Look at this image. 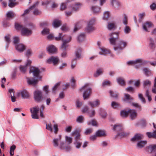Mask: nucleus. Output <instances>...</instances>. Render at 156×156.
<instances>
[{"label":"nucleus","mask_w":156,"mask_h":156,"mask_svg":"<svg viewBox=\"0 0 156 156\" xmlns=\"http://www.w3.org/2000/svg\"><path fill=\"white\" fill-rule=\"evenodd\" d=\"M88 105L92 107L98 106L100 104V101L98 99H96L93 101H89Z\"/></svg>","instance_id":"20"},{"label":"nucleus","mask_w":156,"mask_h":156,"mask_svg":"<svg viewBox=\"0 0 156 156\" xmlns=\"http://www.w3.org/2000/svg\"><path fill=\"white\" fill-rule=\"evenodd\" d=\"M44 108V106L43 105H41L40 108L39 109L40 116L42 118H44V117L43 113V111Z\"/></svg>","instance_id":"49"},{"label":"nucleus","mask_w":156,"mask_h":156,"mask_svg":"<svg viewBox=\"0 0 156 156\" xmlns=\"http://www.w3.org/2000/svg\"><path fill=\"white\" fill-rule=\"evenodd\" d=\"M32 50L31 49H28L26 51L25 55L28 57H29L32 55Z\"/></svg>","instance_id":"51"},{"label":"nucleus","mask_w":156,"mask_h":156,"mask_svg":"<svg viewBox=\"0 0 156 156\" xmlns=\"http://www.w3.org/2000/svg\"><path fill=\"white\" fill-rule=\"evenodd\" d=\"M146 150L150 153H155L156 152V144H152L146 147Z\"/></svg>","instance_id":"16"},{"label":"nucleus","mask_w":156,"mask_h":156,"mask_svg":"<svg viewBox=\"0 0 156 156\" xmlns=\"http://www.w3.org/2000/svg\"><path fill=\"white\" fill-rule=\"evenodd\" d=\"M153 23L149 21H147L142 24V27L144 31L148 32L149 31L150 29L153 27Z\"/></svg>","instance_id":"15"},{"label":"nucleus","mask_w":156,"mask_h":156,"mask_svg":"<svg viewBox=\"0 0 156 156\" xmlns=\"http://www.w3.org/2000/svg\"><path fill=\"white\" fill-rule=\"evenodd\" d=\"M65 140L68 143V144L69 145L72 142V138L68 137L67 136H65Z\"/></svg>","instance_id":"60"},{"label":"nucleus","mask_w":156,"mask_h":156,"mask_svg":"<svg viewBox=\"0 0 156 156\" xmlns=\"http://www.w3.org/2000/svg\"><path fill=\"white\" fill-rule=\"evenodd\" d=\"M119 33L118 32H113L109 34L111 38L109 39L110 44L114 45L113 49L115 53L119 54L127 46V42L123 40H120L116 42V40L118 38Z\"/></svg>","instance_id":"1"},{"label":"nucleus","mask_w":156,"mask_h":156,"mask_svg":"<svg viewBox=\"0 0 156 156\" xmlns=\"http://www.w3.org/2000/svg\"><path fill=\"white\" fill-rule=\"evenodd\" d=\"M123 31L125 34H129L131 31L130 28L129 27L126 25L124 28Z\"/></svg>","instance_id":"44"},{"label":"nucleus","mask_w":156,"mask_h":156,"mask_svg":"<svg viewBox=\"0 0 156 156\" xmlns=\"http://www.w3.org/2000/svg\"><path fill=\"white\" fill-rule=\"evenodd\" d=\"M62 24L60 20L58 19L55 20L52 23V26L54 28H57L60 26Z\"/></svg>","instance_id":"29"},{"label":"nucleus","mask_w":156,"mask_h":156,"mask_svg":"<svg viewBox=\"0 0 156 156\" xmlns=\"http://www.w3.org/2000/svg\"><path fill=\"white\" fill-rule=\"evenodd\" d=\"M67 8L66 3H62L60 5V9L61 11L65 10Z\"/></svg>","instance_id":"48"},{"label":"nucleus","mask_w":156,"mask_h":156,"mask_svg":"<svg viewBox=\"0 0 156 156\" xmlns=\"http://www.w3.org/2000/svg\"><path fill=\"white\" fill-rule=\"evenodd\" d=\"M110 16V12H109L107 11L104 12L103 19L104 20H107Z\"/></svg>","instance_id":"43"},{"label":"nucleus","mask_w":156,"mask_h":156,"mask_svg":"<svg viewBox=\"0 0 156 156\" xmlns=\"http://www.w3.org/2000/svg\"><path fill=\"white\" fill-rule=\"evenodd\" d=\"M82 112L83 113H88L89 108L87 106H85L83 107L82 110Z\"/></svg>","instance_id":"62"},{"label":"nucleus","mask_w":156,"mask_h":156,"mask_svg":"<svg viewBox=\"0 0 156 156\" xmlns=\"http://www.w3.org/2000/svg\"><path fill=\"white\" fill-rule=\"evenodd\" d=\"M16 96L18 97L21 96L23 99L29 98V95L26 90H24L18 91L16 93Z\"/></svg>","instance_id":"14"},{"label":"nucleus","mask_w":156,"mask_h":156,"mask_svg":"<svg viewBox=\"0 0 156 156\" xmlns=\"http://www.w3.org/2000/svg\"><path fill=\"white\" fill-rule=\"evenodd\" d=\"M111 4L114 7L116 8L121 6V3L118 0H111Z\"/></svg>","instance_id":"23"},{"label":"nucleus","mask_w":156,"mask_h":156,"mask_svg":"<svg viewBox=\"0 0 156 156\" xmlns=\"http://www.w3.org/2000/svg\"><path fill=\"white\" fill-rule=\"evenodd\" d=\"M82 52V49L81 48H78L76 49L75 52V59H80L83 57Z\"/></svg>","instance_id":"17"},{"label":"nucleus","mask_w":156,"mask_h":156,"mask_svg":"<svg viewBox=\"0 0 156 156\" xmlns=\"http://www.w3.org/2000/svg\"><path fill=\"white\" fill-rule=\"evenodd\" d=\"M10 93L11 101L12 102H15L16 101V98L14 96V91L13 89H10L9 90Z\"/></svg>","instance_id":"36"},{"label":"nucleus","mask_w":156,"mask_h":156,"mask_svg":"<svg viewBox=\"0 0 156 156\" xmlns=\"http://www.w3.org/2000/svg\"><path fill=\"white\" fill-rule=\"evenodd\" d=\"M16 0H9V6L10 7H12L17 5V3L15 2Z\"/></svg>","instance_id":"46"},{"label":"nucleus","mask_w":156,"mask_h":156,"mask_svg":"<svg viewBox=\"0 0 156 156\" xmlns=\"http://www.w3.org/2000/svg\"><path fill=\"white\" fill-rule=\"evenodd\" d=\"M16 148V146L13 144L10 147V154L11 156H12L14 155V150Z\"/></svg>","instance_id":"50"},{"label":"nucleus","mask_w":156,"mask_h":156,"mask_svg":"<svg viewBox=\"0 0 156 156\" xmlns=\"http://www.w3.org/2000/svg\"><path fill=\"white\" fill-rule=\"evenodd\" d=\"M143 137V135L140 134H136L131 139V141L135 142L138 141L142 139Z\"/></svg>","instance_id":"24"},{"label":"nucleus","mask_w":156,"mask_h":156,"mask_svg":"<svg viewBox=\"0 0 156 156\" xmlns=\"http://www.w3.org/2000/svg\"><path fill=\"white\" fill-rule=\"evenodd\" d=\"M145 96L148 98V100L149 101H151L152 98L151 96L149 94V92L148 90H147L146 91Z\"/></svg>","instance_id":"61"},{"label":"nucleus","mask_w":156,"mask_h":156,"mask_svg":"<svg viewBox=\"0 0 156 156\" xmlns=\"http://www.w3.org/2000/svg\"><path fill=\"white\" fill-rule=\"evenodd\" d=\"M152 91L153 93L156 94V77H155L154 85L152 88Z\"/></svg>","instance_id":"58"},{"label":"nucleus","mask_w":156,"mask_h":156,"mask_svg":"<svg viewBox=\"0 0 156 156\" xmlns=\"http://www.w3.org/2000/svg\"><path fill=\"white\" fill-rule=\"evenodd\" d=\"M59 59L57 56H51L46 61V62L48 64L52 63L54 65L58 64Z\"/></svg>","instance_id":"12"},{"label":"nucleus","mask_w":156,"mask_h":156,"mask_svg":"<svg viewBox=\"0 0 156 156\" xmlns=\"http://www.w3.org/2000/svg\"><path fill=\"white\" fill-rule=\"evenodd\" d=\"M83 22H79L76 23L75 25L74 31H76L79 29L82 28L83 26Z\"/></svg>","instance_id":"31"},{"label":"nucleus","mask_w":156,"mask_h":156,"mask_svg":"<svg viewBox=\"0 0 156 156\" xmlns=\"http://www.w3.org/2000/svg\"><path fill=\"white\" fill-rule=\"evenodd\" d=\"M129 115L131 119H135L137 116V112L134 110L129 109L128 110V114Z\"/></svg>","instance_id":"18"},{"label":"nucleus","mask_w":156,"mask_h":156,"mask_svg":"<svg viewBox=\"0 0 156 156\" xmlns=\"http://www.w3.org/2000/svg\"><path fill=\"white\" fill-rule=\"evenodd\" d=\"M120 115L123 118H125L128 116V110L126 111L125 110H122L120 112Z\"/></svg>","instance_id":"40"},{"label":"nucleus","mask_w":156,"mask_h":156,"mask_svg":"<svg viewBox=\"0 0 156 156\" xmlns=\"http://www.w3.org/2000/svg\"><path fill=\"white\" fill-rule=\"evenodd\" d=\"M151 81L148 80H146L143 81V84L144 88L146 87H149L151 86Z\"/></svg>","instance_id":"38"},{"label":"nucleus","mask_w":156,"mask_h":156,"mask_svg":"<svg viewBox=\"0 0 156 156\" xmlns=\"http://www.w3.org/2000/svg\"><path fill=\"white\" fill-rule=\"evenodd\" d=\"M82 6V4L80 3H75L72 7H70L73 11H76L79 10Z\"/></svg>","instance_id":"26"},{"label":"nucleus","mask_w":156,"mask_h":156,"mask_svg":"<svg viewBox=\"0 0 156 156\" xmlns=\"http://www.w3.org/2000/svg\"><path fill=\"white\" fill-rule=\"evenodd\" d=\"M145 16L146 13L145 12L141 13L139 14V21L140 22H141L143 18Z\"/></svg>","instance_id":"54"},{"label":"nucleus","mask_w":156,"mask_h":156,"mask_svg":"<svg viewBox=\"0 0 156 156\" xmlns=\"http://www.w3.org/2000/svg\"><path fill=\"white\" fill-rule=\"evenodd\" d=\"M86 35L84 33L80 34L77 37V41L79 42H81L84 41L86 39Z\"/></svg>","instance_id":"35"},{"label":"nucleus","mask_w":156,"mask_h":156,"mask_svg":"<svg viewBox=\"0 0 156 156\" xmlns=\"http://www.w3.org/2000/svg\"><path fill=\"white\" fill-rule=\"evenodd\" d=\"M39 109L38 106H35L30 108V111L31 114V117L33 119H38L39 116L38 113Z\"/></svg>","instance_id":"9"},{"label":"nucleus","mask_w":156,"mask_h":156,"mask_svg":"<svg viewBox=\"0 0 156 156\" xmlns=\"http://www.w3.org/2000/svg\"><path fill=\"white\" fill-rule=\"evenodd\" d=\"M15 28L17 30H21V34L23 36H29L32 34V30L34 28V25L31 23H28L26 27L23 26L18 23H16Z\"/></svg>","instance_id":"2"},{"label":"nucleus","mask_w":156,"mask_h":156,"mask_svg":"<svg viewBox=\"0 0 156 156\" xmlns=\"http://www.w3.org/2000/svg\"><path fill=\"white\" fill-rule=\"evenodd\" d=\"M97 45L98 46L99 48L101 51V52H99V54L100 55H105L108 54H110L111 52L109 50L101 46V43L100 41H98Z\"/></svg>","instance_id":"11"},{"label":"nucleus","mask_w":156,"mask_h":156,"mask_svg":"<svg viewBox=\"0 0 156 156\" xmlns=\"http://www.w3.org/2000/svg\"><path fill=\"white\" fill-rule=\"evenodd\" d=\"M96 21V18H92L88 20L87 22V25L90 26H93L95 24Z\"/></svg>","instance_id":"39"},{"label":"nucleus","mask_w":156,"mask_h":156,"mask_svg":"<svg viewBox=\"0 0 156 156\" xmlns=\"http://www.w3.org/2000/svg\"><path fill=\"white\" fill-rule=\"evenodd\" d=\"M123 127L120 124H116L114 126L113 130L117 132L121 131L122 132L118 133L117 136H127V134L124 132H122Z\"/></svg>","instance_id":"10"},{"label":"nucleus","mask_w":156,"mask_h":156,"mask_svg":"<svg viewBox=\"0 0 156 156\" xmlns=\"http://www.w3.org/2000/svg\"><path fill=\"white\" fill-rule=\"evenodd\" d=\"M46 129L50 131L51 132L53 131L52 125L51 123L46 125Z\"/></svg>","instance_id":"64"},{"label":"nucleus","mask_w":156,"mask_h":156,"mask_svg":"<svg viewBox=\"0 0 156 156\" xmlns=\"http://www.w3.org/2000/svg\"><path fill=\"white\" fill-rule=\"evenodd\" d=\"M38 2H36V3L35 4L33 5L32 6L30 7L28 9L24 11L22 15V16H23L27 14L28 13L31 9L35 8L36 7V6L38 5Z\"/></svg>","instance_id":"27"},{"label":"nucleus","mask_w":156,"mask_h":156,"mask_svg":"<svg viewBox=\"0 0 156 156\" xmlns=\"http://www.w3.org/2000/svg\"><path fill=\"white\" fill-rule=\"evenodd\" d=\"M143 70L144 73L146 76H149L151 73L150 70L147 68H144Z\"/></svg>","instance_id":"52"},{"label":"nucleus","mask_w":156,"mask_h":156,"mask_svg":"<svg viewBox=\"0 0 156 156\" xmlns=\"http://www.w3.org/2000/svg\"><path fill=\"white\" fill-rule=\"evenodd\" d=\"M47 51L50 53L54 54L56 52L57 49L53 45H50L47 48Z\"/></svg>","instance_id":"21"},{"label":"nucleus","mask_w":156,"mask_h":156,"mask_svg":"<svg viewBox=\"0 0 156 156\" xmlns=\"http://www.w3.org/2000/svg\"><path fill=\"white\" fill-rule=\"evenodd\" d=\"M34 98L37 102L41 101L42 98V94L41 91L39 90H35L34 92Z\"/></svg>","instance_id":"13"},{"label":"nucleus","mask_w":156,"mask_h":156,"mask_svg":"<svg viewBox=\"0 0 156 156\" xmlns=\"http://www.w3.org/2000/svg\"><path fill=\"white\" fill-rule=\"evenodd\" d=\"M96 134L98 137L105 136L106 134L104 130H99L96 132Z\"/></svg>","instance_id":"32"},{"label":"nucleus","mask_w":156,"mask_h":156,"mask_svg":"<svg viewBox=\"0 0 156 156\" xmlns=\"http://www.w3.org/2000/svg\"><path fill=\"white\" fill-rule=\"evenodd\" d=\"M84 117L82 115L78 116L76 119V121L79 123H82L83 122Z\"/></svg>","instance_id":"53"},{"label":"nucleus","mask_w":156,"mask_h":156,"mask_svg":"<svg viewBox=\"0 0 156 156\" xmlns=\"http://www.w3.org/2000/svg\"><path fill=\"white\" fill-rule=\"evenodd\" d=\"M40 70L37 67L34 66H30L29 73H33L34 77L36 78L37 79L33 78H27V82L28 84L34 85L37 84L38 80H40L41 76L40 75Z\"/></svg>","instance_id":"3"},{"label":"nucleus","mask_w":156,"mask_h":156,"mask_svg":"<svg viewBox=\"0 0 156 156\" xmlns=\"http://www.w3.org/2000/svg\"><path fill=\"white\" fill-rule=\"evenodd\" d=\"M76 81V80H75L74 77H72L70 80V82L71 83V86L72 87H75Z\"/></svg>","instance_id":"63"},{"label":"nucleus","mask_w":156,"mask_h":156,"mask_svg":"<svg viewBox=\"0 0 156 156\" xmlns=\"http://www.w3.org/2000/svg\"><path fill=\"white\" fill-rule=\"evenodd\" d=\"M133 100V98L128 94H126L124 95V101L128 103H130Z\"/></svg>","instance_id":"33"},{"label":"nucleus","mask_w":156,"mask_h":156,"mask_svg":"<svg viewBox=\"0 0 156 156\" xmlns=\"http://www.w3.org/2000/svg\"><path fill=\"white\" fill-rule=\"evenodd\" d=\"M68 9L69 11H66L65 12V15L67 17L71 16L73 11L72 9H70V7H69Z\"/></svg>","instance_id":"55"},{"label":"nucleus","mask_w":156,"mask_h":156,"mask_svg":"<svg viewBox=\"0 0 156 156\" xmlns=\"http://www.w3.org/2000/svg\"><path fill=\"white\" fill-rule=\"evenodd\" d=\"M124 17L122 19L123 23L126 26L127 25L128 23L127 17L125 14H123Z\"/></svg>","instance_id":"59"},{"label":"nucleus","mask_w":156,"mask_h":156,"mask_svg":"<svg viewBox=\"0 0 156 156\" xmlns=\"http://www.w3.org/2000/svg\"><path fill=\"white\" fill-rule=\"evenodd\" d=\"M95 30L94 26L87 25L85 31L87 33H90Z\"/></svg>","instance_id":"34"},{"label":"nucleus","mask_w":156,"mask_h":156,"mask_svg":"<svg viewBox=\"0 0 156 156\" xmlns=\"http://www.w3.org/2000/svg\"><path fill=\"white\" fill-rule=\"evenodd\" d=\"M117 83L120 86H124L126 83L124 80L122 78H119L117 79Z\"/></svg>","instance_id":"37"},{"label":"nucleus","mask_w":156,"mask_h":156,"mask_svg":"<svg viewBox=\"0 0 156 156\" xmlns=\"http://www.w3.org/2000/svg\"><path fill=\"white\" fill-rule=\"evenodd\" d=\"M153 124L154 128L156 129V125L154 123H153ZM147 134L149 138L153 137L156 139V130L152 133L151 132H147Z\"/></svg>","instance_id":"25"},{"label":"nucleus","mask_w":156,"mask_h":156,"mask_svg":"<svg viewBox=\"0 0 156 156\" xmlns=\"http://www.w3.org/2000/svg\"><path fill=\"white\" fill-rule=\"evenodd\" d=\"M147 141L146 140H140L137 143V147L138 148H141L144 147L147 144Z\"/></svg>","instance_id":"30"},{"label":"nucleus","mask_w":156,"mask_h":156,"mask_svg":"<svg viewBox=\"0 0 156 156\" xmlns=\"http://www.w3.org/2000/svg\"><path fill=\"white\" fill-rule=\"evenodd\" d=\"M72 135L73 136L75 135V141L73 143L75 147L77 149L79 148L81 146V143L79 141V140L80 139V132L76 130L72 133Z\"/></svg>","instance_id":"7"},{"label":"nucleus","mask_w":156,"mask_h":156,"mask_svg":"<svg viewBox=\"0 0 156 156\" xmlns=\"http://www.w3.org/2000/svg\"><path fill=\"white\" fill-rule=\"evenodd\" d=\"M111 105L112 107L113 108H116L120 106L119 103L115 101H112Z\"/></svg>","instance_id":"47"},{"label":"nucleus","mask_w":156,"mask_h":156,"mask_svg":"<svg viewBox=\"0 0 156 156\" xmlns=\"http://www.w3.org/2000/svg\"><path fill=\"white\" fill-rule=\"evenodd\" d=\"M115 24L114 22L109 23L108 24V28L109 30H112L115 29Z\"/></svg>","instance_id":"42"},{"label":"nucleus","mask_w":156,"mask_h":156,"mask_svg":"<svg viewBox=\"0 0 156 156\" xmlns=\"http://www.w3.org/2000/svg\"><path fill=\"white\" fill-rule=\"evenodd\" d=\"M16 49L19 52H22L25 49V46L22 44H16L15 45Z\"/></svg>","instance_id":"19"},{"label":"nucleus","mask_w":156,"mask_h":156,"mask_svg":"<svg viewBox=\"0 0 156 156\" xmlns=\"http://www.w3.org/2000/svg\"><path fill=\"white\" fill-rule=\"evenodd\" d=\"M61 138V136L59 135V138L54 139L53 140V143L54 146L55 147H58L59 149L66 151H69L71 149V147L68 144H65L63 142H61L59 144L58 142H59Z\"/></svg>","instance_id":"4"},{"label":"nucleus","mask_w":156,"mask_h":156,"mask_svg":"<svg viewBox=\"0 0 156 156\" xmlns=\"http://www.w3.org/2000/svg\"><path fill=\"white\" fill-rule=\"evenodd\" d=\"M71 37L70 36H69L68 39H64V36L62 34V33H59L58 34V36L56 37H54V38L55 40L57 41H59L62 40L63 41L65 40H69V37Z\"/></svg>","instance_id":"28"},{"label":"nucleus","mask_w":156,"mask_h":156,"mask_svg":"<svg viewBox=\"0 0 156 156\" xmlns=\"http://www.w3.org/2000/svg\"><path fill=\"white\" fill-rule=\"evenodd\" d=\"M103 72V70L102 69H97L96 73L94 74V76L95 77H97L102 74Z\"/></svg>","instance_id":"41"},{"label":"nucleus","mask_w":156,"mask_h":156,"mask_svg":"<svg viewBox=\"0 0 156 156\" xmlns=\"http://www.w3.org/2000/svg\"><path fill=\"white\" fill-rule=\"evenodd\" d=\"M81 91L84 90L83 94V97L84 100L87 99L92 93V89L89 87V84H85L80 88Z\"/></svg>","instance_id":"5"},{"label":"nucleus","mask_w":156,"mask_h":156,"mask_svg":"<svg viewBox=\"0 0 156 156\" xmlns=\"http://www.w3.org/2000/svg\"><path fill=\"white\" fill-rule=\"evenodd\" d=\"M6 16L8 18H11L15 16L14 13L12 11L8 12L6 14Z\"/></svg>","instance_id":"45"},{"label":"nucleus","mask_w":156,"mask_h":156,"mask_svg":"<svg viewBox=\"0 0 156 156\" xmlns=\"http://www.w3.org/2000/svg\"><path fill=\"white\" fill-rule=\"evenodd\" d=\"M145 61L141 58H138L135 60L129 61L127 62V64L129 65H133L135 66L136 68H137L139 66L141 65L146 63Z\"/></svg>","instance_id":"8"},{"label":"nucleus","mask_w":156,"mask_h":156,"mask_svg":"<svg viewBox=\"0 0 156 156\" xmlns=\"http://www.w3.org/2000/svg\"><path fill=\"white\" fill-rule=\"evenodd\" d=\"M99 110L100 111L99 113L101 117L103 118H105L106 116V113L105 111L101 108L99 109Z\"/></svg>","instance_id":"56"},{"label":"nucleus","mask_w":156,"mask_h":156,"mask_svg":"<svg viewBox=\"0 0 156 156\" xmlns=\"http://www.w3.org/2000/svg\"><path fill=\"white\" fill-rule=\"evenodd\" d=\"M69 40H65L63 41V43L61 45V49L62 52L61 53V56L63 58H66L67 56V53L66 51L67 48L68 47L69 44L68 43L70 42L71 40V37H69Z\"/></svg>","instance_id":"6"},{"label":"nucleus","mask_w":156,"mask_h":156,"mask_svg":"<svg viewBox=\"0 0 156 156\" xmlns=\"http://www.w3.org/2000/svg\"><path fill=\"white\" fill-rule=\"evenodd\" d=\"M87 125L89 126L92 125L93 126H96L97 125V123L94 120H93L91 121H88L87 122Z\"/></svg>","instance_id":"57"},{"label":"nucleus","mask_w":156,"mask_h":156,"mask_svg":"<svg viewBox=\"0 0 156 156\" xmlns=\"http://www.w3.org/2000/svg\"><path fill=\"white\" fill-rule=\"evenodd\" d=\"M91 9L94 14H99L101 12V8L99 6H92L91 7Z\"/></svg>","instance_id":"22"}]
</instances>
